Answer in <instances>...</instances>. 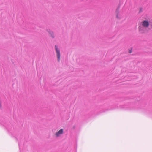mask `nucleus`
I'll use <instances>...</instances> for the list:
<instances>
[{
  "instance_id": "obj_4",
  "label": "nucleus",
  "mask_w": 152,
  "mask_h": 152,
  "mask_svg": "<svg viewBox=\"0 0 152 152\" xmlns=\"http://www.w3.org/2000/svg\"><path fill=\"white\" fill-rule=\"evenodd\" d=\"M132 50H129V53H132Z\"/></svg>"
},
{
  "instance_id": "obj_5",
  "label": "nucleus",
  "mask_w": 152,
  "mask_h": 152,
  "mask_svg": "<svg viewBox=\"0 0 152 152\" xmlns=\"http://www.w3.org/2000/svg\"><path fill=\"white\" fill-rule=\"evenodd\" d=\"M1 102L0 101V107L1 108Z\"/></svg>"
},
{
  "instance_id": "obj_1",
  "label": "nucleus",
  "mask_w": 152,
  "mask_h": 152,
  "mask_svg": "<svg viewBox=\"0 0 152 152\" xmlns=\"http://www.w3.org/2000/svg\"><path fill=\"white\" fill-rule=\"evenodd\" d=\"M149 24V22L147 20H143L142 22V26L145 28L148 27Z\"/></svg>"
},
{
  "instance_id": "obj_3",
  "label": "nucleus",
  "mask_w": 152,
  "mask_h": 152,
  "mask_svg": "<svg viewBox=\"0 0 152 152\" xmlns=\"http://www.w3.org/2000/svg\"><path fill=\"white\" fill-rule=\"evenodd\" d=\"M63 132V130L62 129H61L59 131L56 132L55 135L57 137H59L61 134H62Z\"/></svg>"
},
{
  "instance_id": "obj_2",
  "label": "nucleus",
  "mask_w": 152,
  "mask_h": 152,
  "mask_svg": "<svg viewBox=\"0 0 152 152\" xmlns=\"http://www.w3.org/2000/svg\"><path fill=\"white\" fill-rule=\"evenodd\" d=\"M55 50L56 51V52L57 53V58L58 59V61H59L60 60V52L59 51V50L58 48L56 46H55Z\"/></svg>"
}]
</instances>
